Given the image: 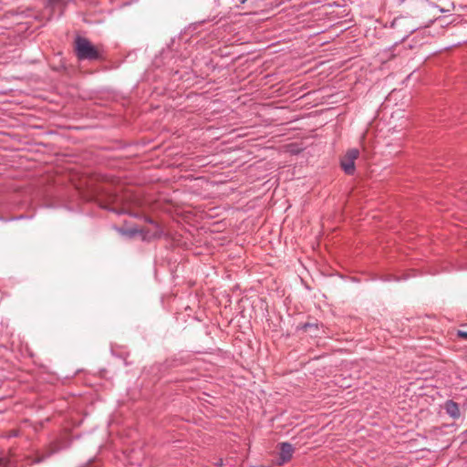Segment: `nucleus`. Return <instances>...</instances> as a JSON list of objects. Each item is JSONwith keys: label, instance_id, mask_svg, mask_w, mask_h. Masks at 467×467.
Here are the masks:
<instances>
[{"label": "nucleus", "instance_id": "nucleus-2", "mask_svg": "<svg viewBox=\"0 0 467 467\" xmlns=\"http://www.w3.org/2000/svg\"><path fill=\"white\" fill-rule=\"evenodd\" d=\"M359 151L357 149H351L347 151L341 159V167L348 174H352L355 171V161L358 159Z\"/></svg>", "mask_w": 467, "mask_h": 467}, {"label": "nucleus", "instance_id": "nucleus-10", "mask_svg": "<svg viewBox=\"0 0 467 467\" xmlns=\"http://www.w3.org/2000/svg\"><path fill=\"white\" fill-rule=\"evenodd\" d=\"M51 3L58 2L59 0H49Z\"/></svg>", "mask_w": 467, "mask_h": 467}, {"label": "nucleus", "instance_id": "nucleus-7", "mask_svg": "<svg viewBox=\"0 0 467 467\" xmlns=\"http://www.w3.org/2000/svg\"><path fill=\"white\" fill-rule=\"evenodd\" d=\"M315 327L316 329H317V324H309V323H306L304 326H303V328L305 330L307 329V327Z\"/></svg>", "mask_w": 467, "mask_h": 467}, {"label": "nucleus", "instance_id": "nucleus-11", "mask_svg": "<svg viewBox=\"0 0 467 467\" xmlns=\"http://www.w3.org/2000/svg\"><path fill=\"white\" fill-rule=\"evenodd\" d=\"M247 0H240L241 4H244Z\"/></svg>", "mask_w": 467, "mask_h": 467}, {"label": "nucleus", "instance_id": "nucleus-5", "mask_svg": "<svg viewBox=\"0 0 467 467\" xmlns=\"http://www.w3.org/2000/svg\"><path fill=\"white\" fill-rule=\"evenodd\" d=\"M445 410L453 419H458L461 415L458 404L452 400H449L445 403Z\"/></svg>", "mask_w": 467, "mask_h": 467}, {"label": "nucleus", "instance_id": "nucleus-6", "mask_svg": "<svg viewBox=\"0 0 467 467\" xmlns=\"http://www.w3.org/2000/svg\"><path fill=\"white\" fill-rule=\"evenodd\" d=\"M457 336L463 339H467V331L463 329H458Z\"/></svg>", "mask_w": 467, "mask_h": 467}, {"label": "nucleus", "instance_id": "nucleus-12", "mask_svg": "<svg viewBox=\"0 0 467 467\" xmlns=\"http://www.w3.org/2000/svg\"><path fill=\"white\" fill-rule=\"evenodd\" d=\"M3 218L0 216V220H2Z\"/></svg>", "mask_w": 467, "mask_h": 467}, {"label": "nucleus", "instance_id": "nucleus-3", "mask_svg": "<svg viewBox=\"0 0 467 467\" xmlns=\"http://www.w3.org/2000/svg\"><path fill=\"white\" fill-rule=\"evenodd\" d=\"M279 447V456L276 460L277 465H283L285 462H288L295 452L294 446L289 442H281L278 444Z\"/></svg>", "mask_w": 467, "mask_h": 467}, {"label": "nucleus", "instance_id": "nucleus-8", "mask_svg": "<svg viewBox=\"0 0 467 467\" xmlns=\"http://www.w3.org/2000/svg\"><path fill=\"white\" fill-rule=\"evenodd\" d=\"M9 461L5 458H0V465L7 464Z\"/></svg>", "mask_w": 467, "mask_h": 467}, {"label": "nucleus", "instance_id": "nucleus-9", "mask_svg": "<svg viewBox=\"0 0 467 467\" xmlns=\"http://www.w3.org/2000/svg\"><path fill=\"white\" fill-rule=\"evenodd\" d=\"M147 221H148L150 223H154L153 220H151V219H148Z\"/></svg>", "mask_w": 467, "mask_h": 467}, {"label": "nucleus", "instance_id": "nucleus-4", "mask_svg": "<svg viewBox=\"0 0 467 467\" xmlns=\"http://www.w3.org/2000/svg\"><path fill=\"white\" fill-rule=\"evenodd\" d=\"M61 447H59L56 442L51 443L47 452L42 454H37L34 457H28V461H30L29 464H37L45 461L47 458L50 457L52 454L57 452Z\"/></svg>", "mask_w": 467, "mask_h": 467}, {"label": "nucleus", "instance_id": "nucleus-1", "mask_svg": "<svg viewBox=\"0 0 467 467\" xmlns=\"http://www.w3.org/2000/svg\"><path fill=\"white\" fill-rule=\"evenodd\" d=\"M75 54L79 60L102 59V55L98 47L83 36H77L75 39Z\"/></svg>", "mask_w": 467, "mask_h": 467}]
</instances>
